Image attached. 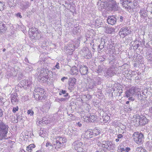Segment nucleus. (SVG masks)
<instances>
[{"instance_id": "1", "label": "nucleus", "mask_w": 152, "mask_h": 152, "mask_svg": "<svg viewBox=\"0 0 152 152\" xmlns=\"http://www.w3.org/2000/svg\"><path fill=\"white\" fill-rule=\"evenodd\" d=\"M9 130V126L7 125L4 123L2 121H0V138L2 140L7 139V134Z\"/></svg>"}, {"instance_id": "2", "label": "nucleus", "mask_w": 152, "mask_h": 152, "mask_svg": "<svg viewBox=\"0 0 152 152\" xmlns=\"http://www.w3.org/2000/svg\"><path fill=\"white\" fill-rule=\"evenodd\" d=\"M97 145L103 148H106L108 150H113L115 146V144L113 143L111 141H103L102 143L98 141L97 142Z\"/></svg>"}, {"instance_id": "3", "label": "nucleus", "mask_w": 152, "mask_h": 152, "mask_svg": "<svg viewBox=\"0 0 152 152\" xmlns=\"http://www.w3.org/2000/svg\"><path fill=\"white\" fill-rule=\"evenodd\" d=\"M43 89L39 88H36L33 92L34 97L37 100H42L45 96Z\"/></svg>"}, {"instance_id": "4", "label": "nucleus", "mask_w": 152, "mask_h": 152, "mask_svg": "<svg viewBox=\"0 0 152 152\" xmlns=\"http://www.w3.org/2000/svg\"><path fill=\"white\" fill-rule=\"evenodd\" d=\"M132 137L136 143L140 145L142 144L144 137L142 133L138 132H135L134 133Z\"/></svg>"}, {"instance_id": "5", "label": "nucleus", "mask_w": 152, "mask_h": 152, "mask_svg": "<svg viewBox=\"0 0 152 152\" xmlns=\"http://www.w3.org/2000/svg\"><path fill=\"white\" fill-rule=\"evenodd\" d=\"M104 4L109 8L114 11H117L118 9V4L113 0H105Z\"/></svg>"}, {"instance_id": "6", "label": "nucleus", "mask_w": 152, "mask_h": 152, "mask_svg": "<svg viewBox=\"0 0 152 152\" xmlns=\"http://www.w3.org/2000/svg\"><path fill=\"white\" fill-rule=\"evenodd\" d=\"M136 90L134 87H132L129 89L127 90L125 92V96L129 98V100L133 101L135 98L133 97L135 94Z\"/></svg>"}, {"instance_id": "7", "label": "nucleus", "mask_w": 152, "mask_h": 152, "mask_svg": "<svg viewBox=\"0 0 152 152\" xmlns=\"http://www.w3.org/2000/svg\"><path fill=\"white\" fill-rule=\"evenodd\" d=\"M131 33V31L129 30L128 27L124 26L121 29L119 32V34L121 37L124 38Z\"/></svg>"}, {"instance_id": "8", "label": "nucleus", "mask_w": 152, "mask_h": 152, "mask_svg": "<svg viewBox=\"0 0 152 152\" xmlns=\"http://www.w3.org/2000/svg\"><path fill=\"white\" fill-rule=\"evenodd\" d=\"M74 148L75 150L78 152H83L85 151L84 148L85 146L84 144L81 142H76L73 143Z\"/></svg>"}, {"instance_id": "9", "label": "nucleus", "mask_w": 152, "mask_h": 152, "mask_svg": "<svg viewBox=\"0 0 152 152\" xmlns=\"http://www.w3.org/2000/svg\"><path fill=\"white\" fill-rule=\"evenodd\" d=\"M99 134L98 132H97L95 130L93 131L91 130L90 131L88 130L85 132L84 136L85 138L89 139L93 136H95Z\"/></svg>"}, {"instance_id": "10", "label": "nucleus", "mask_w": 152, "mask_h": 152, "mask_svg": "<svg viewBox=\"0 0 152 152\" xmlns=\"http://www.w3.org/2000/svg\"><path fill=\"white\" fill-rule=\"evenodd\" d=\"M79 70L82 75H87L88 73V67L84 65L80 66Z\"/></svg>"}, {"instance_id": "11", "label": "nucleus", "mask_w": 152, "mask_h": 152, "mask_svg": "<svg viewBox=\"0 0 152 152\" xmlns=\"http://www.w3.org/2000/svg\"><path fill=\"white\" fill-rule=\"evenodd\" d=\"M75 47L76 48H77V46H75L73 42L72 41L71 42H69V43L68 45L67 48H66V51L69 53H71L70 54H71L75 50Z\"/></svg>"}, {"instance_id": "12", "label": "nucleus", "mask_w": 152, "mask_h": 152, "mask_svg": "<svg viewBox=\"0 0 152 152\" xmlns=\"http://www.w3.org/2000/svg\"><path fill=\"white\" fill-rule=\"evenodd\" d=\"M140 115H134L133 118V121L134 124V125L136 126H140Z\"/></svg>"}, {"instance_id": "13", "label": "nucleus", "mask_w": 152, "mask_h": 152, "mask_svg": "<svg viewBox=\"0 0 152 152\" xmlns=\"http://www.w3.org/2000/svg\"><path fill=\"white\" fill-rule=\"evenodd\" d=\"M116 18L113 16H109L107 19L108 23L111 25L115 24L116 23Z\"/></svg>"}, {"instance_id": "14", "label": "nucleus", "mask_w": 152, "mask_h": 152, "mask_svg": "<svg viewBox=\"0 0 152 152\" xmlns=\"http://www.w3.org/2000/svg\"><path fill=\"white\" fill-rule=\"evenodd\" d=\"M140 126H144L148 122V120L145 116L142 115H140Z\"/></svg>"}, {"instance_id": "15", "label": "nucleus", "mask_w": 152, "mask_h": 152, "mask_svg": "<svg viewBox=\"0 0 152 152\" xmlns=\"http://www.w3.org/2000/svg\"><path fill=\"white\" fill-rule=\"evenodd\" d=\"M11 101L13 104H17L18 103H17L18 101V99L17 98V94L16 92H14V93H12L11 94Z\"/></svg>"}, {"instance_id": "16", "label": "nucleus", "mask_w": 152, "mask_h": 152, "mask_svg": "<svg viewBox=\"0 0 152 152\" xmlns=\"http://www.w3.org/2000/svg\"><path fill=\"white\" fill-rule=\"evenodd\" d=\"M141 18L143 19L147 20V18L148 17L147 12L146 11L143 9H141L139 12Z\"/></svg>"}, {"instance_id": "17", "label": "nucleus", "mask_w": 152, "mask_h": 152, "mask_svg": "<svg viewBox=\"0 0 152 152\" xmlns=\"http://www.w3.org/2000/svg\"><path fill=\"white\" fill-rule=\"evenodd\" d=\"M106 74L107 75L110 76H114L115 74V69L111 67L109 68L106 72Z\"/></svg>"}, {"instance_id": "18", "label": "nucleus", "mask_w": 152, "mask_h": 152, "mask_svg": "<svg viewBox=\"0 0 152 152\" xmlns=\"http://www.w3.org/2000/svg\"><path fill=\"white\" fill-rule=\"evenodd\" d=\"M48 69L42 68L41 70L39 75L42 76H48Z\"/></svg>"}, {"instance_id": "19", "label": "nucleus", "mask_w": 152, "mask_h": 152, "mask_svg": "<svg viewBox=\"0 0 152 152\" xmlns=\"http://www.w3.org/2000/svg\"><path fill=\"white\" fill-rule=\"evenodd\" d=\"M83 51L84 53V56L86 58L89 59L91 58V52L88 49L86 48L85 49H83Z\"/></svg>"}, {"instance_id": "20", "label": "nucleus", "mask_w": 152, "mask_h": 152, "mask_svg": "<svg viewBox=\"0 0 152 152\" xmlns=\"http://www.w3.org/2000/svg\"><path fill=\"white\" fill-rule=\"evenodd\" d=\"M56 140L63 145H64V143L66 142V139L64 137L58 136L56 137Z\"/></svg>"}, {"instance_id": "21", "label": "nucleus", "mask_w": 152, "mask_h": 152, "mask_svg": "<svg viewBox=\"0 0 152 152\" xmlns=\"http://www.w3.org/2000/svg\"><path fill=\"white\" fill-rule=\"evenodd\" d=\"M70 73L73 75H77L78 73V69L76 67H73L70 71Z\"/></svg>"}, {"instance_id": "22", "label": "nucleus", "mask_w": 152, "mask_h": 152, "mask_svg": "<svg viewBox=\"0 0 152 152\" xmlns=\"http://www.w3.org/2000/svg\"><path fill=\"white\" fill-rule=\"evenodd\" d=\"M91 97V96L89 94L83 95L82 96L81 100L83 102H83H86V101H88Z\"/></svg>"}, {"instance_id": "23", "label": "nucleus", "mask_w": 152, "mask_h": 152, "mask_svg": "<svg viewBox=\"0 0 152 152\" xmlns=\"http://www.w3.org/2000/svg\"><path fill=\"white\" fill-rule=\"evenodd\" d=\"M28 33L30 36H31V34H34L35 33H38V31L37 28L32 27L29 28Z\"/></svg>"}, {"instance_id": "24", "label": "nucleus", "mask_w": 152, "mask_h": 152, "mask_svg": "<svg viewBox=\"0 0 152 152\" xmlns=\"http://www.w3.org/2000/svg\"><path fill=\"white\" fill-rule=\"evenodd\" d=\"M53 146L55 147V148L56 149H58L61 147L63 146L62 144L60 143L57 140H56L55 142L53 144Z\"/></svg>"}, {"instance_id": "25", "label": "nucleus", "mask_w": 152, "mask_h": 152, "mask_svg": "<svg viewBox=\"0 0 152 152\" xmlns=\"http://www.w3.org/2000/svg\"><path fill=\"white\" fill-rule=\"evenodd\" d=\"M69 86H73L75 84L76 82V79L74 77L71 78L69 79Z\"/></svg>"}, {"instance_id": "26", "label": "nucleus", "mask_w": 152, "mask_h": 152, "mask_svg": "<svg viewBox=\"0 0 152 152\" xmlns=\"http://www.w3.org/2000/svg\"><path fill=\"white\" fill-rule=\"evenodd\" d=\"M121 3L122 4V5L126 9H130L131 7L129 6L128 5L126 4V1L125 0H121Z\"/></svg>"}, {"instance_id": "27", "label": "nucleus", "mask_w": 152, "mask_h": 152, "mask_svg": "<svg viewBox=\"0 0 152 152\" xmlns=\"http://www.w3.org/2000/svg\"><path fill=\"white\" fill-rule=\"evenodd\" d=\"M124 110L127 112H129L132 110V108L130 107V105H124Z\"/></svg>"}, {"instance_id": "28", "label": "nucleus", "mask_w": 152, "mask_h": 152, "mask_svg": "<svg viewBox=\"0 0 152 152\" xmlns=\"http://www.w3.org/2000/svg\"><path fill=\"white\" fill-rule=\"evenodd\" d=\"M100 41V44L98 46V48L102 49L104 47V45L105 44V42L104 39L103 38L101 39Z\"/></svg>"}, {"instance_id": "29", "label": "nucleus", "mask_w": 152, "mask_h": 152, "mask_svg": "<svg viewBox=\"0 0 152 152\" xmlns=\"http://www.w3.org/2000/svg\"><path fill=\"white\" fill-rule=\"evenodd\" d=\"M35 147V145L34 144H31L27 147L26 150L28 152L32 151L33 149Z\"/></svg>"}, {"instance_id": "30", "label": "nucleus", "mask_w": 152, "mask_h": 152, "mask_svg": "<svg viewBox=\"0 0 152 152\" xmlns=\"http://www.w3.org/2000/svg\"><path fill=\"white\" fill-rule=\"evenodd\" d=\"M71 133L70 134L71 135V137H73L75 136H77L78 135V132L75 130H73L71 129L70 130Z\"/></svg>"}, {"instance_id": "31", "label": "nucleus", "mask_w": 152, "mask_h": 152, "mask_svg": "<svg viewBox=\"0 0 152 152\" xmlns=\"http://www.w3.org/2000/svg\"><path fill=\"white\" fill-rule=\"evenodd\" d=\"M115 28L111 27H107L106 28V32L109 34H111L114 31Z\"/></svg>"}, {"instance_id": "32", "label": "nucleus", "mask_w": 152, "mask_h": 152, "mask_svg": "<svg viewBox=\"0 0 152 152\" xmlns=\"http://www.w3.org/2000/svg\"><path fill=\"white\" fill-rule=\"evenodd\" d=\"M88 115L89 116L91 122H93L94 121L96 120L97 118V116L96 115L95 116L94 115L90 114Z\"/></svg>"}, {"instance_id": "33", "label": "nucleus", "mask_w": 152, "mask_h": 152, "mask_svg": "<svg viewBox=\"0 0 152 152\" xmlns=\"http://www.w3.org/2000/svg\"><path fill=\"white\" fill-rule=\"evenodd\" d=\"M135 152H147L142 147L140 146L137 147L135 151Z\"/></svg>"}, {"instance_id": "34", "label": "nucleus", "mask_w": 152, "mask_h": 152, "mask_svg": "<svg viewBox=\"0 0 152 152\" xmlns=\"http://www.w3.org/2000/svg\"><path fill=\"white\" fill-rule=\"evenodd\" d=\"M0 29L4 31L7 29V27H6L5 24L3 23H0Z\"/></svg>"}, {"instance_id": "35", "label": "nucleus", "mask_w": 152, "mask_h": 152, "mask_svg": "<svg viewBox=\"0 0 152 152\" xmlns=\"http://www.w3.org/2000/svg\"><path fill=\"white\" fill-rule=\"evenodd\" d=\"M5 2L0 1V11L3 10L5 7Z\"/></svg>"}, {"instance_id": "36", "label": "nucleus", "mask_w": 152, "mask_h": 152, "mask_svg": "<svg viewBox=\"0 0 152 152\" xmlns=\"http://www.w3.org/2000/svg\"><path fill=\"white\" fill-rule=\"evenodd\" d=\"M47 77L48 76H42L40 75H39L38 77L39 79L43 83H45Z\"/></svg>"}, {"instance_id": "37", "label": "nucleus", "mask_w": 152, "mask_h": 152, "mask_svg": "<svg viewBox=\"0 0 152 152\" xmlns=\"http://www.w3.org/2000/svg\"><path fill=\"white\" fill-rule=\"evenodd\" d=\"M39 35V34H38V33H35L34 34H31V36H30L32 39H37L39 38V37H38V35Z\"/></svg>"}, {"instance_id": "38", "label": "nucleus", "mask_w": 152, "mask_h": 152, "mask_svg": "<svg viewBox=\"0 0 152 152\" xmlns=\"http://www.w3.org/2000/svg\"><path fill=\"white\" fill-rule=\"evenodd\" d=\"M142 95H141L140 94H138L137 95L136 98H137V100L139 101H142Z\"/></svg>"}, {"instance_id": "39", "label": "nucleus", "mask_w": 152, "mask_h": 152, "mask_svg": "<svg viewBox=\"0 0 152 152\" xmlns=\"http://www.w3.org/2000/svg\"><path fill=\"white\" fill-rule=\"evenodd\" d=\"M14 0H7V2L9 7H12L14 4Z\"/></svg>"}, {"instance_id": "40", "label": "nucleus", "mask_w": 152, "mask_h": 152, "mask_svg": "<svg viewBox=\"0 0 152 152\" xmlns=\"http://www.w3.org/2000/svg\"><path fill=\"white\" fill-rule=\"evenodd\" d=\"M115 57L113 55H110L109 58V60L111 61H110V63H111V62H113V63L114 62H115Z\"/></svg>"}, {"instance_id": "41", "label": "nucleus", "mask_w": 152, "mask_h": 152, "mask_svg": "<svg viewBox=\"0 0 152 152\" xmlns=\"http://www.w3.org/2000/svg\"><path fill=\"white\" fill-rule=\"evenodd\" d=\"M20 84L23 86H27V84L28 83V80H22L20 82Z\"/></svg>"}, {"instance_id": "42", "label": "nucleus", "mask_w": 152, "mask_h": 152, "mask_svg": "<svg viewBox=\"0 0 152 152\" xmlns=\"http://www.w3.org/2000/svg\"><path fill=\"white\" fill-rule=\"evenodd\" d=\"M59 94L60 95L62 94H64V96H66L68 95V93H66V91L65 90H62L61 92H59Z\"/></svg>"}, {"instance_id": "43", "label": "nucleus", "mask_w": 152, "mask_h": 152, "mask_svg": "<svg viewBox=\"0 0 152 152\" xmlns=\"http://www.w3.org/2000/svg\"><path fill=\"white\" fill-rule=\"evenodd\" d=\"M51 77L50 78L48 77L46 79V82H45V83H46L48 84H50L52 82V79H51Z\"/></svg>"}, {"instance_id": "44", "label": "nucleus", "mask_w": 152, "mask_h": 152, "mask_svg": "<svg viewBox=\"0 0 152 152\" xmlns=\"http://www.w3.org/2000/svg\"><path fill=\"white\" fill-rule=\"evenodd\" d=\"M84 121L87 123L91 122L90 118H89V116L88 115L86 116H85V118H84Z\"/></svg>"}, {"instance_id": "45", "label": "nucleus", "mask_w": 152, "mask_h": 152, "mask_svg": "<svg viewBox=\"0 0 152 152\" xmlns=\"http://www.w3.org/2000/svg\"><path fill=\"white\" fill-rule=\"evenodd\" d=\"M78 29L77 27L74 28L72 30V33L73 34H75L77 32H78V30H77V29Z\"/></svg>"}, {"instance_id": "46", "label": "nucleus", "mask_w": 152, "mask_h": 152, "mask_svg": "<svg viewBox=\"0 0 152 152\" xmlns=\"http://www.w3.org/2000/svg\"><path fill=\"white\" fill-rule=\"evenodd\" d=\"M57 116V115L56 114H55L54 115L52 118V120L53 121H56L57 120L56 117Z\"/></svg>"}, {"instance_id": "47", "label": "nucleus", "mask_w": 152, "mask_h": 152, "mask_svg": "<svg viewBox=\"0 0 152 152\" xmlns=\"http://www.w3.org/2000/svg\"><path fill=\"white\" fill-rule=\"evenodd\" d=\"M110 118V117L109 116H105V118L103 119L105 123Z\"/></svg>"}, {"instance_id": "48", "label": "nucleus", "mask_w": 152, "mask_h": 152, "mask_svg": "<svg viewBox=\"0 0 152 152\" xmlns=\"http://www.w3.org/2000/svg\"><path fill=\"white\" fill-rule=\"evenodd\" d=\"M27 113L28 114H30L31 115H33L34 113L31 110H28Z\"/></svg>"}, {"instance_id": "49", "label": "nucleus", "mask_w": 152, "mask_h": 152, "mask_svg": "<svg viewBox=\"0 0 152 152\" xmlns=\"http://www.w3.org/2000/svg\"><path fill=\"white\" fill-rule=\"evenodd\" d=\"M18 106L15 107H14L12 111L13 113H15L16 111H18Z\"/></svg>"}, {"instance_id": "50", "label": "nucleus", "mask_w": 152, "mask_h": 152, "mask_svg": "<svg viewBox=\"0 0 152 152\" xmlns=\"http://www.w3.org/2000/svg\"><path fill=\"white\" fill-rule=\"evenodd\" d=\"M96 24V25L97 26H99V25H101L100 23L99 22V19H97L95 20Z\"/></svg>"}, {"instance_id": "51", "label": "nucleus", "mask_w": 152, "mask_h": 152, "mask_svg": "<svg viewBox=\"0 0 152 152\" xmlns=\"http://www.w3.org/2000/svg\"><path fill=\"white\" fill-rule=\"evenodd\" d=\"M120 148L121 150L120 151L121 152H123L125 151V149H126V148H123L121 145L120 146Z\"/></svg>"}, {"instance_id": "52", "label": "nucleus", "mask_w": 152, "mask_h": 152, "mask_svg": "<svg viewBox=\"0 0 152 152\" xmlns=\"http://www.w3.org/2000/svg\"><path fill=\"white\" fill-rule=\"evenodd\" d=\"M28 7V6L27 5H24L21 8L23 10H25Z\"/></svg>"}, {"instance_id": "53", "label": "nucleus", "mask_w": 152, "mask_h": 152, "mask_svg": "<svg viewBox=\"0 0 152 152\" xmlns=\"http://www.w3.org/2000/svg\"><path fill=\"white\" fill-rule=\"evenodd\" d=\"M46 147H48V146H50L51 147H52L53 146V145L51 143L49 142H47L46 143Z\"/></svg>"}, {"instance_id": "54", "label": "nucleus", "mask_w": 152, "mask_h": 152, "mask_svg": "<svg viewBox=\"0 0 152 152\" xmlns=\"http://www.w3.org/2000/svg\"><path fill=\"white\" fill-rule=\"evenodd\" d=\"M28 83L27 84V87H29L32 84V82L28 80Z\"/></svg>"}, {"instance_id": "55", "label": "nucleus", "mask_w": 152, "mask_h": 152, "mask_svg": "<svg viewBox=\"0 0 152 152\" xmlns=\"http://www.w3.org/2000/svg\"><path fill=\"white\" fill-rule=\"evenodd\" d=\"M46 118H44L42 119V121H40V124H41L42 123H43V122H44L45 124H46L47 123L46 121Z\"/></svg>"}, {"instance_id": "56", "label": "nucleus", "mask_w": 152, "mask_h": 152, "mask_svg": "<svg viewBox=\"0 0 152 152\" xmlns=\"http://www.w3.org/2000/svg\"><path fill=\"white\" fill-rule=\"evenodd\" d=\"M117 137L119 139L123 137V136L122 134H119L117 136Z\"/></svg>"}, {"instance_id": "57", "label": "nucleus", "mask_w": 152, "mask_h": 152, "mask_svg": "<svg viewBox=\"0 0 152 152\" xmlns=\"http://www.w3.org/2000/svg\"><path fill=\"white\" fill-rule=\"evenodd\" d=\"M59 63H57L56 65L55 66V67L57 69H60V66H59Z\"/></svg>"}, {"instance_id": "58", "label": "nucleus", "mask_w": 152, "mask_h": 152, "mask_svg": "<svg viewBox=\"0 0 152 152\" xmlns=\"http://www.w3.org/2000/svg\"><path fill=\"white\" fill-rule=\"evenodd\" d=\"M131 150L130 148L129 147H126V149L125 151V152H129Z\"/></svg>"}, {"instance_id": "59", "label": "nucleus", "mask_w": 152, "mask_h": 152, "mask_svg": "<svg viewBox=\"0 0 152 152\" xmlns=\"http://www.w3.org/2000/svg\"><path fill=\"white\" fill-rule=\"evenodd\" d=\"M3 99V98H2L0 96V104H3L4 103L2 101V100Z\"/></svg>"}, {"instance_id": "60", "label": "nucleus", "mask_w": 152, "mask_h": 152, "mask_svg": "<svg viewBox=\"0 0 152 152\" xmlns=\"http://www.w3.org/2000/svg\"><path fill=\"white\" fill-rule=\"evenodd\" d=\"M68 77H63L61 79V80L64 82L65 79H68Z\"/></svg>"}, {"instance_id": "61", "label": "nucleus", "mask_w": 152, "mask_h": 152, "mask_svg": "<svg viewBox=\"0 0 152 152\" xmlns=\"http://www.w3.org/2000/svg\"><path fill=\"white\" fill-rule=\"evenodd\" d=\"M124 19V17L122 16H120V17L119 21L121 22H122Z\"/></svg>"}, {"instance_id": "62", "label": "nucleus", "mask_w": 152, "mask_h": 152, "mask_svg": "<svg viewBox=\"0 0 152 152\" xmlns=\"http://www.w3.org/2000/svg\"><path fill=\"white\" fill-rule=\"evenodd\" d=\"M3 114V112L2 110L0 109V117H1Z\"/></svg>"}, {"instance_id": "63", "label": "nucleus", "mask_w": 152, "mask_h": 152, "mask_svg": "<svg viewBox=\"0 0 152 152\" xmlns=\"http://www.w3.org/2000/svg\"><path fill=\"white\" fill-rule=\"evenodd\" d=\"M17 16L19 17L20 18H22V16L20 14V13H18L17 14Z\"/></svg>"}, {"instance_id": "64", "label": "nucleus", "mask_w": 152, "mask_h": 152, "mask_svg": "<svg viewBox=\"0 0 152 152\" xmlns=\"http://www.w3.org/2000/svg\"><path fill=\"white\" fill-rule=\"evenodd\" d=\"M77 125L79 127H81L82 126V124L80 122H78Z\"/></svg>"}]
</instances>
